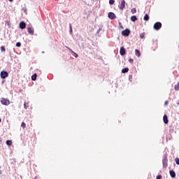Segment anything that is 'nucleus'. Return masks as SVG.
Wrapping results in <instances>:
<instances>
[{"label": "nucleus", "instance_id": "nucleus-1", "mask_svg": "<svg viewBox=\"0 0 179 179\" xmlns=\"http://www.w3.org/2000/svg\"><path fill=\"white\" fill-rule=\"evenodd\" d=\"M168 162L169 159H167V154H164L163 155V159H162V164H163V167L166 168L168 166Z\"/></svg>", "mask_w": 179, "mask_h": 179}, {"label": "nucleus", "instance_id": "nucleus-2", "mask_svg": "<svg viewBox=\"0 0 179 179\" xmlns=\"http://www.w3.org/2000/svg\"><path fill=\"white\" fill-rule=\"evenodd\" d=\"M1 104H3V106H9V104H10V101H9V99L2 98L1 100Z\"/></svg>", "mask_w": 179, "mask_h": 179}, {"label": "nucleus", "instance_id": "nucleus-3", "mask_svg": "<svg viewBox=\"0 0 179 179\" xmlns=\"http://www.w3.org/2000/svg\"><path fill=\"white\" fill-rule=\"evenodd\" d=\"M130 33H131V31L128 29H126L122 31V36H124V37H128Z\"/></svg>", "mask_w": 179, "mask_h": 179}, {"label": "nucleus", "instance_id": "nucleus-4", "mask_svg": "<svg viewBox=\"0 0 179 179\" xmlns=\"http://www.w3.org/2000/svg\"><path fill=\"white\" fill-rule=\"evenodd\" d=\"M160 29H162V23L159 22H156L154 24V29L155 30H160Z\"/></svg>", "mask_w": 179, "mask_h": 179}, {"label": "nucleus", "instance_id": "nucleus-5", "mask_svg": "<svg viewBox=\"0 0 179 179\" xmlns=\"http://www.w3.org/2000/svg\"><path fill=\"white\" fill-rule=\"evenodd\" d=\"M0 75L1 79H6V78H8V76H9V74L6 71H1Z\"/></svg>", "mask_w": 179, "mask_h": 179}, {"label": "nucleus", "instance_id": "nucleus-6", "mask_svg": "<svg viewBox=\"0 0 179 179\" xmlns=\"http://www.w3.org/2000/svg\"><path fill=\"white\" fill-rule=\"evenodd\" d=\"M108 17L109 19H110L111 20H114V19H115L116 16H115V14L113 12H110L108 14Z\"/></svg>", "mask_w": 179, "mask_h": 179}, {"label": "nucleus", "instance_id": "nucleus-7", "mask_svg": "<svg viewBox=\"0 0 179 179\" xmlns=\"http://www.w3.org/2000/svg\"><path fill=\"white\" fill-rule=\"evenodd\" d=\"M125 0H122L120 4L119 5V9L123 10L124 8H125Z\"/></svg>", "mask_w": 179, "mask_h": 179}, {"label": "nucleus", "instance_id": "nucleus-8", "mask_svg": "<svg viewBox=\"0 0 179 179\" xmlns=\"http://www.w3.org/2000/svg\"><path fill=\"white\" fill-rule=\"evenodd\" d=\"M20 29H21L22 30H23V29H26V23L24 22H20Z\"/></svg>", "mask_w": 179, "mask_h": 179}, {"label": "nucleus", "instance_id": "nucleus-9", "mask_svg": "<svg viewBox=\"0 0 179 179\" xmlns=\"http://www.w3.org/2000/svg\"><path fill=\"white\" fill-rule=\"evenodd\" d=\"M125 52H126L125 48L124 47H121L120 50V55H122V56L125 55Z\"/></svg>", "mask_w": 179, "mask_h": 179}, {"label": "nucleus", "instance_id": "nucleus-10", "mask_svg": "<svg viewBox=\"0 0 179 179\" xmlns=\"http://www.w3.org/2000/svg\"><path fill=\"white\" fill-rule=\"evenodd\" d=\"M27 30H28L29 34H31V36H33V34H34V29L31 27H28Z\"/></svg>", "mask_w": 179, "mask_h": 179}, {"label": "nucleus", "instance_id": "nucleus-11", "mask_svg": "<svg viewBox=\"0 0 179 179\" xmlns=\"http://www.w3.org/2000/svg\"><path fill=\"white\" fill-rule=\"evenodd\" d=\"M164 124H169V118L166 115H164L163 117Z\"/></svg>", "mask_w": 179, "mask_h": 179}, {"label": "nucleus", "instance_id": "nucleus-12", "mask_svg": "<svg viewBox=\"0 0 179 179\" xmlns=\"http://www.w3.org/2000/svg\"><path fill=\"white\" fill-rule=\"evenodd\" d=\"M169 174L172 178H176V172L174 171H170Z\"/></svg>", "mask_w": 179, "mask_h": 179}, {"label": "nucleus", "instance_id": "nucleus-13", "mask_svg": "<svg viewBox=\"0 0 179 179\" xmlns=\"http://www.w3.org/2000/svg\"><path fill=\"white\" fill-rule=\"evenodd\" d=\"M135 55L138 57H141V51L139 50L136 49L135 50Z\"/></svg>", "mask_w": 179, "mask_h": 179}, {"label": "nucleus", "instance_id": "nucleus-14", "mask_svg": "<svg viewBox=\"0 0 179 179\" xmlns=\"http://www.w3.org/2000/svg\"><path fill=\"white\" fill-rule=\"evenodd\" d=\"M130 20H131V22H136V20H138V18L136 17V16L132 15L130 18Z\"/></svg>", "mask_w": 179, "mask_h": 179}, {"label": "nucleus", "instance_id": "nucleus-15", "mask_svg": "<svg viewBox=\"0 0 179 179\" xmlns=\"http://www.w3.org/2000/svg\"><path fill=\"white\" fill-rule=\"evenodd\" d=\"M129 71V69L128 68H124L122 69V73H127Z\"/></svg>", "mask_w": 179, "mask_h": 179}, {"label": "nucleus", "instance_id": "nucleus-16", "mask_svg": "<svg viewBox=\"0 0 179 179\" xmlns=\"http://www.w3.org/2000/svg\"><path fill=\"white\" fill-rule=\"evenodd\" d=\"M174 89L176 92L179 91V82L178 83V84L175 85Z\"/></svg>", "mask_w": 179, "mask_h": 179}, {"label": "nucleus", "instance_id": "nucleus-17", "mask_svg": "<svg viewBox=\"0 0 179 179\" xmlns=\"http://www.w3.org/2000/svg\"><path fill=\"white\" fill-rule=\"evenodd\" d=\"M6 143L8 146H12V141L10 140H7Z\"/></svg>", "mask_w": 179, "mask_h": 179}, {"label": "nucleus", "instance_id": "nucleus-18", "mask_svg": "<svg viewBox=\"0 0 179 179\" xmlns=\"http://www.w3.org/2000/svg\"><path fill=\"white\" fill-rule=\"evenodd\" d=\"M144 20H145L146 22H148V20H149V15L145 14L144 17H143Z\"/></svg>", "mask_w": 179, "mask_h": 179}, {"label": "nucleus", "instance_id": "nucleus-19", "mask_svg": "<svg viewBox=\"0 0 179 179\" xmlns=\"http://www.w3.org/2000/svg\"><path fill=\"white\" fill-rule=\"evenodd\" d=\"M37 79V74L35 73L31 76V80H36Z\"/></svg>", "mask_w": 179, "mask_h": 179}, {"label": "nucleus", "instance_id": "nucleus-20", "mask_svg": "<svg viewBox=\"0 0 179 179\" xmlns=\"http://www.w3.org/2000/svg\"><path fill=\"white\" fill-rule=\"evenodd\" d=\"M69 29H70V34H72L73 30H72V24H69Z\"/></svg>", "mask_w": 179, "mask_h": 179}, {"label": "nucleus", "instance_id": "nucleus-21", "mask_svg": "<svg viewBox=\"0 0 179 179\" xmlns=\"http://www.w3.org/2000/svg\"><path fill=\"white\" fill-rule=\"evenodd\" d=\"M131 13H133V15L134 14H135V13L136 12V8H132L131 10Z\"/></svg>", "mask_w": 179, "mask_h": 179}, {"label": "nucleus", "instance_id": "nucleus-22", "mask_svg": "<svg viewBox=\"0 0 179 179\" xmlns=\"http://www.w3.org/2000/svg\"><path fill=\"white\" fill-rule=\"evenodd\" d=\"M114 2H115V1H114V0H109V4L110 5H114Z\"/></svg>", "mask_w": 179, "mask_h": 179}, {"label": "nucleus", "instance_id": "nucleus-23", "mask_svg": "<svg viewBox=\"0 0 179 179\" xmlns=\"http://www.w3.org/2000/svg\"><path fill=\"white\" fill-rule=\"evenodd\" d=\"M1 52H4V51H6L5 46L1 47Z\"/></svg>", "mask_w": 179, "mask_h": 179}, {"label": "nucleus", "instance_id": "nucleus-24", "mask_svg": "<svg viewBox=\"0 0 179 179\" xmlns=\"http://www.w3.org/2000/svg\"><path fill=\"white\" fill-rule=\"evenodd\" d=\"M71 52H73V55H74V57H76V58H78L79 56L78 55V54H76L75 52H73V50H71Z\"/></svg>", "mask_w": 179, "mask_h": 179}, {"label": "nucleus", "instance_id": "nucleus-25", "mask_svg": "<svg viewBox=\"0 0 179 179\" xmlns=\"http://www.w3.org/2000/svg\"><path fill=\"white\" fill-rule=\"evenodd\" d=\"M16 47H22V43H20V42H17L16 43Z\"/></svg>", "mask_w": 179, "mask_h": 179}, {"label": "nucleus", "instance_id": "nucleus-26", "mask_svg": "<svg viewBox=\"0 0 179 179\" xmlns=\"http://www.w3.org/2000/svg\"><path fill=\"white\" fill-rule=\"evenodd\" d=\"M21 127H22L23 129L26 128V123L22 122V124H21Z\"/></svg>", "mask_w": 179, "mask_h": 179}, {"label": "nucleus", "instance_id": "nucleus-27", "mask_svg": "<svg viewBox=\"0 0 179 179\" xmlns=\"http://www.w3.org/2000/svg\"><path fill=\"white\" fill-rule=\"evenodd\" d=\"M175 162H176V164H179V159L178 158H176Z\"/></svg>", "mask_w": 179, "mask_h": 179}, {"label": "nucleus", "instance_id": "nucleus-28", "mask_svg": "<svg viewBox=\"0 0 179 179\" xmlns=\"http://www.w3.org/2000/svg\"><path fill=\"white\" fill-rule=\"evenodd\" d=\"M6 24H7V26H8L9 27H10V22L9 21H6Z\"/></svg>", "mask_w": 179, "mask_h": 179}, {"label": "nucleus", "instance_id": "nucleus-29", "mask_svg": "<svg viewBox=\"0 0 179 179\" xmlns=\"http://www.w3.org/2000/svg\"><path fill=\"white\" fill-rule=\"evenodd\" d=\"M144 37H145V34L143 33L140 34V38H144Z\"/></svg>", "mask_w": 179, "mask_h": 179}, {"label": "nucleus", "instance_id": "nucleus-30", "mask_svg": "<svg viewBox=\"0 0 179 179\" xmlns=\"http://www.w3.org/2000/svg\"><path fill=\"white\" fill-rule=\"evenodd\" d=\"M103 30V27H99V29L97 30V33H100Z\"/></svg>", "mask_w": 179, "mask_h": 179}, {"label": "nucleus", "instance_id": "nucleus-31", "mask_svg": "<svg viewBox=\"0 0 179 179\" xmlns=\"http://www.w3.org/2000/svg\"><path fill=\"white\" fill-rule=\"evenodd\" d=\"M29 106H27V105H26V102H24V108H25V110H27V108H28Z\"/></svg>", "mask_w": 179, "mask_h": 179}, {"label": "nucleus", "instance_id": "nucleus-32", "mask_svg": "<svg viewBox=\"0 0 179 179\" xmlns=\"http://www.w3.org/2000/svg\"><path fill=\"white\" fill-rule=\"evenodd\" d=\"M129 62H130V64H134V59H129Z\"/></svg>", "mask_w": 179, "mask_h": 179}, {"label": "nucleus", "instance_id": "nucleus-33", "mask_svg": "<svg viewBox=\"0 0 179 179\" xmlns=\"http://www.w3.org/2000/svg\"><path fill=\"white\" fill-rule=\"evenodd\" d=\"M157 179H162V175H158L156 177Z\"/></svg>", "mask_w": 179, "mask_h": 179}, {"label": "nucleus", "instance_id": "nucleus-34", "mask_svg": "<svg viewBox=\"0 0 179 179\" xmlns=\"http://www.w3.org/2000/svg\"><path fill=\"white\" fill-rule=\"evenodd\" d=\"M167 104H169V102L167 101H166L164 103V106H167Z\"/></svg>", "mask_w": 179, "mask_h": 179}, {"label": "nucleus", "instance_id": "nucleus-35", "mask_svg": "<svg viewBox=\"0 0 179 179\" xmlns=\"http://www.w3.org/2000/svg\"><path fill=\"white\" fill-rule=\"evenodd\" d=\"M129 79H132V76H129Z\"/></svg>", "mask_w": 179, "mask_h": 179}, {"label": "nucleus", "instance_id": "nucleus-36", "mask_svg": "<svg viewBox=\"0 0 179 179\" xmlns=\"http://www.w3.org/2000/svg\"><path fill=\"white\" fill-rule=\"evenodd\" d=\"M2 174V171L0 169V176Z\"/></svg>", "mask_w": 179, "mask_h": 179}, {"label": "nucleus", "instance_id": "nucleus-37", "mask_svg": "<svg viewBox=\"0 0 179 179\" xmlns=\"http://www.w3.org/2000/svg\"><path fill=\"white\" fill-rule=\"evenodd\" d=\"M0 142H2V138L0 137Z\"/></svg>", "mask_w": 179, "mask_h": 179}, {"label": "nucleus", "instance_id": "nucleus-38", "mask_svg": "<svg viewBox=\"0 0 179 179\" xmlns=\"http://www.w3.org/2000/svg\"><path fill=\"white\" fill-rule=\"evenodd\" d=\"M10 2H13V0H8Z\"/></svg>", "mask_w": 179, "mask_h": 179}, {"label": "nucleus", "instance_id": "nucleus-39", "mask_svg": "<svg viewBox=\"0 0 179 179\" xmlns=\"http://www.w3.org/2000/svg\"><path fill=\"white\" fill-rule=\"evenodd\" d=\"M34 179H37V177H35Z\"/></svg>", "mask_w": 179, "mask_h": 179}, {"label": "nucleus", "instance_id": "nucleus-40", "mask_svg": "<svg viewBox=\"0 0 179 179\" xmlns=\"http://www.w3.org/2000/svg\"><path fill=\"white\" fill-rule=\"evenodd\" d=\"M0 122H1V119H0Z\"/></svg>", "mask_w": 179, "mask_h": 179}]
</instances>
